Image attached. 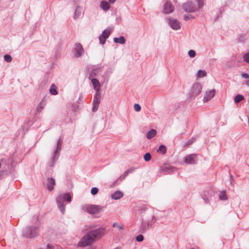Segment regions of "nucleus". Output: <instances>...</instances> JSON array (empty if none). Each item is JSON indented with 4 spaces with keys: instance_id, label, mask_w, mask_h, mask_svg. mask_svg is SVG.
<instances>
[{
    "instance_id": "nucleus-8",
    "label": "nucleus",
    "mask_w": 249,
    "mask_h": 249,
    "mask_svg": "<svg viewBox=\"0 0 249 249\" xmlns=\"http://www.w3.org/2000/svg\"><path fill=\"white\" fill-rule=\"evenodd\" d=\"M101 94L100 92H97L93 98L92 111L96 112L101 102Z\"/></svg>"
},
{
    "instance_id": "nucleus-13",
    "label": "nucleus",
    "mask_w": 249,
    "mask_h": 249,
    "mask_svg": "<svg viewBox=\"0 0 249 249\" xmlns=\"http://www.w3.org/2000/svg\"><path fill=\"white\" fill-rule=\"evenodd\" d=\"M215 91L214 89H211L206 92L203 101L204 102H207L210 100L215 95Z\"/></svg>"
},
{
    "instance_id": "nucleus-44",
    "label": "nucleus",
    "mask_w": 249,
    "mask_h": 249,
    "mask_svg": "<svg viewBox=\"0 0 249 249\" xmlns=\"http://www.w3.org/2000/svg\"><path fill=\"white\" fill-rule=\"evenodd\" d=\"M109 3H113L116 1V0H108Z\"/></svg>"
},
{
    "instance_id": "nucleus-30",
    "label": "nucleus",
    "mask_w": 249,
    "mask_h": 249,
    "mask_svg": "<svg viewBox=\"0 0 249 249\" xmlns=\"http://www.w3.org/2000/svg\"><path fill=\"white\" fill-rule=\"evenodd\" d=\"M207 193L209 195H210V193H209V191H207ZM210 195H209V196H207V195L205 194V196L203 197V199L204 200V201H205V202L206 203H209V202H210Z\"/></svg>"
},
{
    "instance_id": "nucleus-25",
    "label": "nucleus",
    "mask_w": 249,
    "mask_h": 249,
    "mask_svg": "<svg viewBox=\"0 0 249 249\" xmlns=\"http://www.w3.org/2000/svg\"><path fill=\"white\" fill-rule=\"evenodd\" d=\"M244 97L243 95L238 94L235 97L234 102L236 103H238L244 99Z\"/></svg>"
},
{
    "instance_id": "nucleus-36",
    "label": "nucleus",
    "mask_w": 249,
    "mask_h": 249,
    "mask_svg": "<svg viewBox=\"0 0 249 249\" xmlns=\"http://www.w3.org/2000/svg\"><path fill=\"white\" fill-rule=\"evenodd\" d=\"M134 109L135 110V111H139L141 110V106L138 104H135L134 105Z\"/></svg>"
},
{
    "instance_id": "nucleus-5",
    "label": "nucleus",
    "mask_w": 249,
    "mask_h": 249,
    "mask_svg": "<svg viewBox=\"0 0 249 249\" xmlns=\"http://www.w3.org/2000/svg\"><path fill=\"white\" fill-rule=\"evenodd\" d=\"M62 143V140L61 139H59L57 143V147L55 151L53 153V155L52 157V163L50 164L51 166H53L54 162L58 160L59 153L61 149V146Z\"/></svg>"
},
{
    "instance_id": "nucleus-49",
    "label": "nucleus",
    "mask_w": 249,
    "mask_h": 249,
    "mask_svg": "<svg viewBox=\"0 0 249 249\" xmlns=\"http://www.w3.org/2000/svg\"><path fill=\"white\" fill-rule=\"evenodd\" d=\"M120 249V248H115V249Z\"/></svg>"
},
{
    "instance_id": "nucleus-9",
    "label": "nucleus",
    "mask_w": 249,
    "mask_h": 249,
    "mask_svg": "<svg viewBox=\"0 0 249 249\" xmlns=\"http://www.w3.org/2000/svg\"><path fill=\"white\" fill-rule=\"evenodd\" d=\"M111 32V30L110 28H107L103 32L101 35L99 36V39L100 43L103 45L105 43L107 38L108 37Z\"/></svg>"
},
{
    "instance_id": "nucleus-24",
    "label": "nucleus",
    "mask_w": 249,
    "mask_h": 249,
    "mask_svg": "<svg viewBox=\"0 0 249 249\" xmlns=\"http://www.w3.org/2000/svg\"><path fill=\"white\" fill-rule=\"evenodd\" d=\"M207 73L206 71L203 70H199L197 73V76L199 78L205 77Z\"/></svg>"
},
{
    "instance_id": "nucleus-32",
    "label": "nucleus",
    "mask_w": 249,
    "mask_h": 249,
    "mask_svg": "<svg viewBox=\"0 0 249 249\" xmlns=\"http://www.w3.org/2000/svg\"><path fill=\"white\" fill-rule=\"evenodd\" d=\"M243 58L244 61L249 63V53H247L244 54Z\"/></svg>"
},
{
    "instance_id": "nucleus-15",
    "label": "nucleus",
    "mask_w": 249,
    "mask_h": 249,
    "mask_svg": "<svg viewBox=\"0 0 249 249\" xmlns=\"http://www.w3.org/2000/svg\"><path fill=\"white\" fill-rule=\"evenodd\" d=\"M55 184V181L54 179L52 178H49L47 179V187L48 190L50 191L53 190L54 188V186Z\"/></svg>"
},
{
    "instance_id": "nucleus-18",
    "label": "nucleus",
    "mask_w": 249,
    "mask_h": 249,
    "mask_svg": "<svg viewBox=\"0 0 249 249\" xmlns=\"http://www.w3.org/2000/svg\"><path fill=\"white\" fill-rule=\"evenodd\" d=\"M123 196V194L122 192L119 191H116L114 193L111 195V198L112 199L117 200L120 199Z\"/></svg>"
},
{
    "instance_id": "nucleus-4",
    "label": "nucleus",
    "mask_w": 249,
    "mask_h": 249,
    "mask_svg": "<svg viewBox=\"0 0 249 249\" xmlns=\"http://www.w3.org/2000/svg\"><path fill=\"white\" fill-rule=\"evenodd\" d=\"M83 209L88 213L93 214L99 213L102 210L101 206L95 205H87L83 207Z\"/></svg>"
},
{
    "instance_id": "nucleus-12",
    "label": "nucleus",
    "mask_w": 249,
    "mask_h": 249,
    "mask_svg": "<svg viewBox=\"0 0 249 249\" xmlns=\"http://www.w3.org/2000/svg\"><path fill=\"white\" fill-rule=\"evenodd\" d=\"M201 85L198 83H196L193 85L191 91L193 95L196 96L201 92Z\"/></svg>"
},
{
    "instance_id": "nucleus-37",
    "label": "nucleus",
    "mask_w": 249,
    "mask_h": 249,
    "mask_svg": "<svg viewBox=\"0 0 249 249\" xmlns=\"http://www.w3.org/2000/svg\"><path fill=\"white\" fill-rule=\"evenodd\" d=\"M136 239L138 242H142L143 240V236L140 234L136 237Z\"/></svg>"
},
{
    "instance_id": "nucleus-29",
    "label": "nucleus",
    "mask_w": 249,
    "mask_h": 249,
    "mask_svg": "<svg viewBox=\"0 0 249 249\" xmlns=\"http://www.w3.org/2000/svg\"><path fill=\"white\" fill-rule=\"evenodd\" d=\"M195 141V139H194L193 138L189 139L184 144V147L187 148L188 146L192 144Z\"/></svg>"
},
{
    "instance_id": "nucleus-48",
    "label": "nucleus",
    "mask_w": 249,
    "mask_h": 249,
    "mask_svg": "<svg viewBox=\"0 0 249 249\" xmlns=\"http://www.w3.org/2000/svg\"><path fill=\"white\" fill-rule=\"evenodd\" d=\"M241 37H240V38H239V40H240V41H242V40L241 39Z\"/></svg>"
},
{
    "instance_id": "nucleus-47",
    "label": "nucleus",
    "mask_w": 249,
    "mask_h": 249,
    "mask_svg": "<svg viewBox=\"0 0 249 249\" xmlns=\"http://www.w3.org/2000/svg\"><path fill=\"white\" fill-rule=\"evenodd\" d=\"M94 249L93 248H91V247H89L88 249Z\"/></svg>"
},
{
    "instance_id": "nucleus-2",
    "label": "nucleus",
    "mask_w": 249,
    "mask_h": 249,
    "mask_svg": "<svg viewBox=\"0 0 249 249\" xmlns=\"http://www.w3.org/2000/svg\"><path fill=\"white\" fill-rule=\"evenodd\" d=\"M65 201H67L68 203H70L71 201V197L70 194L66 193L59 195L56 198V202L59 210L62 213L65 211V207L64 204Z\"/></svg>"
},
{
    "instance_id": "nucleus-43",
    "label": "nucleus",
    "mask_w": 249,
    "mask_h": 249,
    "mask_svg": "<svg viewBox=\"0 0 249 249\" xmlns=\"http://www.w3.org/2000/svg\"><path fill=\"white\" fill-rule=\"evenodd\" d=\"M167 169V167H166V166H164V167H161V169L162 171H164L165 172H166V171H165V169Z\"/></svg>"
},
{
    "instance_id": "nucleus-19",
    "label": "nucleus",
    "mask_w": 249,
    "mask_h": 249,
    "mask_svg": "<svg viewBox=\"0 0 249 249\" xmlns=\"http://www.w3.org/2000/svg\"><path fill=\"white\" fill-rule=\"evenodd\" d=\"M100 7L104 10H107L110 8L109 4L105 0H102L100 3Z\"/></svg>"
},
{
    "instance_id": "nucleus-40",
    "label": "nucleus",
    "mask_w": 249,
    "mask_h": 249,
    "mask_svg": "<svg viewBox=\"0 0 249 249\" xmlns=\"http://www.w3.org/2000/svg\"><path fill=\"white\" fill-rule=\"evenodd\" d=\"M47 249H54V247L50 244H48L47 246Z\"/></svg>"
},
{
    "instance_id": "nucleus-46",
    "label": "nucleus",
    "mask_w": 249,
    "mask_h": 249,
    "mask_svg": "<svg viewBox=\"0 0 249 249\" xmlns=\"http://www.w3.org/2000/svg\"><path fill=\"white\" fill-rule=\"evenodd\" d=\"M190 249H199V248H196V249L195 248H191Z\"/></svg>"
},
{
    "instance_id": "nucleus-3",
    "label": "nucleus",
    "mask_w": 249,
    "mask_h": 249,
    "mask_svg": "<svg viewBox=\"0 0 249 249\" xmlns=\"http://www.w3.org/2000/svg\"><path fill=\"white\" fill-rule=\"evenodd\" d=\"M38 227H29L24 230L23 235L27 238H34L38 235Z\"/></svg>"
},
{
    "instance_id": "nucleus-22",
    "label": "nucleus",
    "mask_w": 249,
    "mask_h": 249,
    "mask_svg": "<svg viewBox=\"0 0 249 249\" xmlns=\"http://www.w3.org/2000/svg\"><path fill=\"white\" fill-rule=\"evenodd\" d=\"M49 91L50 93L53 95H55L58 94V92L57 91V87L54 84L52 85Z\"/></svg>"
},
{
    "instance_id": "nucleus-45",
    "label": "nucleus",
    "mask_w": 249,
    "mask_h": 249,
    "mask_svg": "<svg viewBox=\"0 0 249 249\" xmlns=\"http://www.w3.org/2000/svg\"><path fill=\"white\" fill-rule=\"evenodd\" d=\"M246 84L248 86H249V80L246 81Z\"/></svg>"
},
{
    "instance_id": "nucleus-41",
    "label": "nucleus",
    "mask_w": 249,
    "mask_h": 249,
    "mask_svg": "<svg viewBox=\"0 0 249 249\" xmlns=\"http://www.w3.org/2000/svg\"><path fill=\"white\" fill-rule=\"evenodd\" d=\"M242 77L245 78H249V74L246 73H243L241 74Z\"/></svg>"
},
{
    "instance_id": "nucleus-27",
    "label": "nucleus",
    "mask_w": 249,
    "mask_h": 249,
    "mask_svg": "<svg viewBox=\"0 0 249 249\" xmlns=\"http://www.w3.org/2000/svg\"><path fill=\"white\" fill-rule=\"evenodd\" d=\"M227 196L225 191L221 192L219 194V199L222 200H225L227 199Z\"/></svg>"
},
{
    "instance_id": "nucleus-39",
    "label": "nucleus",
    "mask_w": 249,
    "mask_h": 249,
    "mask_svg": "<svg viewBox=\"0 0 249 249\" xmlns=\"http://www.w3.org/2000/svg\"><path fill=\"white\" fill-rule=\"evenodd\" d=\"M79 10H81V8L80 7H77L75 10L74 16H79L80 14V13H78Z\"/></svg>"
},
{
    "instance_id": "nucleus-17",
    "label": "nucleus",
    "mask_w": 249,
    "mask_h": 249,
    "mask_svg": "<svg viewBox=\"0 0 249 249\" xmlns=\"http://www.w3.org/2000/svg\"><path fill=\"white\" fill-rule=\"evenodd\" d=\"M101 70L100 68H97L92 70L90 71L89 74V79L94 78V77H95L97 75V74L101 72Z\"/></svg>"
},
{
    "instance_id": "nucleus-38",
    "label": "nucleus",
    "mask_w": 249,
    "mask_h": 249,
    "mask_svg": "<svg viewBox=\"0 0 249 249\" xmlns=\"http://www.w3.org/2000/svg\"><path fill=\"white\" fill-rule=\"evenodd\" d=\"M112 226H113V227H117L119 230H123V229H124L122 226L119 225L117 223H114Z\"/></svg>"
},
{
    "instance_id": "nucleus-33",
    "label": "nucleus",
    "mask_w": 249,
    "mask_h": 249,
    "mask_svg": "<svg viewBox=\"0 0 249 249\" xmlns=\"http://www.w3.org/2000/svg\"><path fill=\"white\" fill-rule=\"evenodd\" d=\"M144 160L146 161H149L151 158V156L150 155V154L149 153H146L144 155Z\"/></svg>"
},
{
    "instance_id": "nucleus-21",
    "label": "nucleus",
    "mask_w": 249,
    "mask_h": 249,
    "mask_svg": "<svg viewBox=\"0 0 249 249\" xmlns=\"http://www.w3.org/2000/svg\"><path fill=\"white\" fill-rule=\"evenodd\" d=\"M113 40L115 43H120L121 44H124L125 42V39L123 36L119 37H115L114 38Z\"/></svg>"
},
{
    "instance_id": "nucleus-42",
    "label": "nucleus",
    "mask_w": 249,
    "mask_h": 249,
    "mask_svg": "<svg viewBox=\"0 0 249 249\" xmlns=\"http://www.w3.org/2000/svg\"><path fill=\"white\" fill-rule=\"evenodd\" d=\"M192 18H194V17H184V20L186 21L190 20Z\"/></svg>"
},
{
    "instance_id": "nucleus-34",
    "label": "nucleus",
    "mask_w": 249,
    "mask_h": 249,
    "mask_svg": "<svg viewBox=\"0 0 249 249\" xmlns=\"http://www.w3.org/2000/svg\"><path fill=\"white\" fill-rule=\"evenodd\" d=\"M189 56L191 58H194L196 55V52L194 50H191L188 52Z\"/></svg>"
},
{
    "instance_id": "nucleus-35",
    "label": "nucleus",
    "mask_w": 249,
    "mask_h": 249,
    "mask_svg": "<svg viewBox=\"0 0 249 249\" xmlns=\"http://www.w3.org/2000/svg\"><path fill=\"white\" fill-rule=\"evenodd\" d=\"M98 189L96 187H93L91 189V193L93 195H95L96 194H97L98 192Z\"/></svg>"
},
{
    "instance_id": "nucleus-1",
    "label": "nucleus",
    "mask_w": 249,
    "mask_h": 249,
    "mask_svg": "<svg viewBox=\"0 0 249 249\" xmlns=\"http://www.w3.org/2000/svg\"><path fill=\"white\" fill-rule=\"evenodd\" d=\"M105 229L100 228L91 231L85 235L79 242V246H87L92 243L95 240L101 238L105 233Z\"/></svg>"
},
{
    "instance_id": "nucleus-6",
    "label": "nucleus",
    "mask_w": 249,
    "mask_h": 249,
    "mask_svg": "<svg viewBox=\"0 0 249 249\" xmlns=\"http://www.w3.org/2000/svg\"><path fill=\"white\" fill-rule=\"evenodd\" d=\"M156 221V219L154 215H152L151 219L147 221H142L141 225V230L143 232L147 231L152 228Z\"/></svg>"
},
{
    "instance_id": "nucleus-28",
    "label": "nucleus",
    "mask_w": 249,
    "mask_h": 249,
    "mask_svg": "<svg viewBox=\"0 0 249 249\" xmlns=\"http://www.w3.org/2000/svg\"><path fill=\"white\" fill-rule=\"evenodd\" d=\"M134 171V169H133V168L129 169H127V170H126L124 172V173L123 175L122 176V179H124L126 176H127V175L130 173H132Z\"/></svg>"
},
{
    "instance_id": "nucleus-11",
    "label": "nucleus",
    "mask_w": 249,
    "mask_h": 249,
    "mask_svg": "<svg viewBox=\"0 0 249 249\" xmlns=\"http://www.w3.org/2000/svg\"><path fill=\"white\" fill-rule=\"evenodd\" d=\"M75 55L77 57L81 56L84 52L82 46L80 43H76L75 45Z\"/></svg>"
},
{
    "instance_id": "nucleus-20",
    "label": "nucleus",
    "mask_w": 249,
    "mask_h": 249,
    "mask_svg": "<svg viewBox=\"0 0 249 249\" xmlns=\"http://www.w3.org/2000/svg\"><path fill=\"white\" fill-rule=\"evenodd\" d=\"M157 131L155 129H152L149 131L146 134V137L148 139H151L156 136Z\"/></svg>"
},
{
    "instance_id": "nucleus-16",
    "label": "nucleus",
    "mask_w": 249,
    "mask_h": 249,
    "mask_svg": "<svg viewBox=\"0 0 249 249\" xmlns=\"http://www.w3.org/2000/svg\"><path fill=\"white\" fill-rule=\"evenodd\" d=\"M92 83V84L93 86V88L97 92H100V84L99 83V81L98 79L96 78H92V79H89Z\"/></svg>"
},
{
    "instance_id": "nucleus-31",
    "label": "nucleus",
    "mask_w": 249,
    "mask_h": 249,
    "mask_svg": "<svg viewBox=\"0 0 249 249\" xmlns=\"http://www.w3.org/2000/svg\"><path fill=\"white\" fill-rule=\"evenodd\" d=\"M4 59L7 62H11L12 60V58L9 54H6L4 56Z\"/></svg>"
},
{
    "instance_id": "nucleus-7",
    "label": "nucleus",
    "mask_w": 249,
    "mask_h": 249,
    "mask_svg": "<svg viewBox=\"0 0 249 249\" xmlns=\"http://www.w3.org/2000/svg\"><path fill=\"white\" fill-rule=\"evenodd\" d=\"M198 160V155L191 154L187 155L184 158V162L187 164H196Z\"/></svg>"
},
{
    "instance_id": "nucleus-26",
    "label": "nucleus",
    "mask_w": 249,
    "mask_h": 249,
    "mask_svg": "<svg viewBox=\"0 0 249 249\" xmlns=\"http://www.w3.org/2000/svg\"><path fill=\"white\" fill-rule=\"evenodd\" d=\"M158 151L161 152L162 154H164L166 152V148L164 145H161L159 147Z\"/></svg>"
},
{
    "instance_id": "nucleus-23",
    "label": "nucleus",
    "mask_w": 249,
    "mask_h": 249,
    "mask_svg": "<svg viewBox=\"0 0 249 249\" xmlns=\"http://www.w3.org/2000/svg\"><path fill=\"white\" fill-rule=\"evenodd\" d=\"M45 103L42 101L38 105L36 111L38 112H40L44 108V107L45 106Z\"/></svg>"
},
{
    "instance_id": "nucleus-10",
    "label": "nucleus",
    "mask_w": 249,
    "mask_h": 249,
    "mask_svg": "<svg viewBox=\"0 0 249 249\" xmlns=\"http://www.w3.org/2000/svg\"><path fill=\"white\" fill-rule=\"evenodd\" d=\"M168 23L173 29L177 30L180 28L181 23L177 19L171 18L168 19Z\"/></svg>"
},
{
    "instance_id": "nucleus-14",
    "label": "nucleus",
    "mask_w": 249,
    "mask_h": 249,
    "mask_svg": "<svg viewBox=\"0 0 249 249\" xmlns=\"http://www.w3.org/2000/svg\"><path fill=\"white\" fill-rule=\"evenodd\" d=\"M174 11V7L170 1H166L164 4V12L168 14L171 13Z\"/></svg>"
}]
</instances>
